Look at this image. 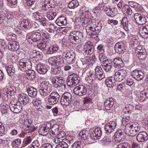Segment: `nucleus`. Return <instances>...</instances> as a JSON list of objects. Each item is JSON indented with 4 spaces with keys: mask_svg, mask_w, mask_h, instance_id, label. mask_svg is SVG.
<instances>
[{
    "mask_svg": "<svg viewBox=\"0 0 148 148\" xmlns=\"http://www.w3.org/2000/svg\"><path fill=\"white\" fill-rule=\"evenodd\" d=\"M114 49L116 52L118 54L123 53L125 51L124 45L122 42H119L116 43L114 46Z\"/></svg>",
    "mask_w": 148,
    "mask_h": 148,
    "instance_id": "nucleus-21",
    "label": "nucleus"
},
{
    "mask_svg": "<svg viewBox=\"0 0 148 148\" xmlns=\"http://www.w3.org/2000/svg\"><path fill=\"white\" fill-rule=\"evenodd\" d=\"M42 36L44 38V40H46V41H47V42H48L49 40H50V38L49 34L48 33H44L42 34Z\"/></svg>",
    "mask_w": 148,
    "mask_h": 148,
    "instance_id": "nucleus-60",
    "label": "nucleus"
},
{
    "mask_svg": "<svg viewBox=\"0 0 148 148\" xmlns=\"http://www.w3.org/2000/svg\"><path fill=\"white\" fill-rule=\"evenodd\" d=\"M9 49L12 51H16L19 48L18 42L16 41L10 42L8 45Z\"/></svg>",
    "mask_w": 148,
    "mask_h": 148,
    "instance_id": "nucleus-25",
    "label": "nucleus"
},
{
    "mask_svg": "<svg viewBox=\"0 0 148 148\" xmlns=\"http://www.w3.org/2000/svg\"><path fill=\"white\" fill-rule=\"evenodd\" d=\"M75 54L74 53H71L69 51L64 52L62 55V57L64 62L70 64L74 60Z\"/></svg>",
    "mask_w": 148,
    "mask_h": 148,
    "instance_id": "nucleus-9",
    "label": "nucleus"
},
{
    "mask_svg": "<svg viewBox=\"0 0 148 148\" xmlns=\"http://www.w3.org/2000/svg\"><path fill=\"white\" fill-rule=\"evenodd\" d=\"M6 69L8 73L10 76L12 75L15 71V68L11 65L6 67Z\"/></svg>",
    "mask_w": 148,
    "mask_h": 148,
    "instance_id": "nucleus-41",
    "label": "nucleus"
},
{
    "mask_svg": "<svg viewBox=\"0 0 148 148\" xmlns=\"http://www.w3.org/2000/svg\"><path fill=\"white\" fill-rule=\"evenodd\" d=\"M47 43H48L47 41H46V40H43L41 42L37 43V47L40 49L43 50L46 47Z\"/></svg>",
    "mask_w": 148,
    "mask_h": 148,
    "instance_id": "nucleus-40",
    "label": "nucleus"
},
{
    "mask_svg": "<svg viewBox=\"0 0 148 148\" xmlns=\"http://www.w3.org/2000/svg\"><path fill=\"white\" fill-rule=\"evenodd\" d=\"M21 144V139L18 138L16 139L12 143V145L13 147L16 148L19 146Z\"/></svg>",
    "mask_w": 148,
    "mask_h": 148,
    "instance_id": "nucleus-46",
    "label": "nucleus"
},
{
    "mask_svg": "<svg viewBox=\"0 0 148 148\" xmlns=\"http://www.w3.org/2000/svg\"><path fill=\"white\" fill-rule=\"evenodd\" d=\"M114 103V99L112 98L107 99L104 102L105 109L107 110H110Z\"/></svg>",
    "mask_w": 148,
    "mask_h": 148,
    "instance_id": "nucleus-26",
    "label": "nucleus"
},
{
    "mask_svg": "<svg viewBox=\"0 0 148 148\" xmlns=\"http://www.w3.org/2000/svg\"><path fill=\"white\" fill-rule=\"evenodd\" d=\"M80 82V78L78 76L73 73L69 75L67 78L66 82L69 87H73L78 84Z\"/></svg>",
    "mask_w": 148,
    "mask_h": 148,
    "instance_id": "nucleus-5",
    "label": "nucleus"
},
{
    "mask_svg": "<svg viewBox=\"0 0 148 148\" xmlns=\"http://www.w3.org/2000/svg\"><path fill=\"white\" fill-rule=\"evenodd\" d=\"M121 24L123 26V28L127 32L130 31L131 29V25L128 23V19L126 17H123L121 22Z\"/></svg>",
    "mask_w": 148,
    "mask_h": 148,
    "instance_id": "nucleus-20",
    "label": "nucleus"
},
{
    "mask_svg": "<svg viewBox=\"0 0 148 148\" xmlns=\"http://www.w3.org/2000/svg\"><path fill=\"white\" fill-rule=\"evenodd\" d=\"M69 38L72 42H79L83 39V35L79 31L71 32L69 36Z\"/></svg>",
    "mask_w": 148,
    "mask_h": 148,
    "instance_id": "nucleus-6",
    "label": "nucleus"
},
{
    "mask_svg": "<svg viewBox=\"0 0 148 148\" xmlns=\"http://www.w3.org/2000/svg\"><path fill=\"white\" fill-rule=\"evenodd\" d=\"M95 74L97 79L101 80L105 77V74L101 67H97L95 69Z\"/></svg>",
    "mask_w": 148,
    "mask_h": 148,
    "instance_id": "nucleus-16",
    "label": "nucleus"
},
{
    "mask_svg": "<svg viewBox=\"0 0 148 148\" xmlns=\"http://www.w3.org/2000/svg\"><path fill=\"white\" fill-rule=\"evenodd\" d=\"M21 27H23L27 29L29 27V23L27 20L23 19L20 22Z\"/></svg>",
    "mask_w": 148,
    "mask_h": 148,
    "instance_id": "nucleus-44",
    "label": "nucleus"
},
{
    "mask_svg": "<svg viewBox=\"0 0 148 148\" xmlns=\"http://www.w3.org/2000/svg\"><path fill=\"white\" fill-rule=\"evenodd\" d=\"M82 142L80 141L75 142L71 146V148H80Z\"/></svg>",
    "mask_w": 148,
    "mask_h": 148,
    "instance_id": "nucleus-55",
    "label": "nucleus"
},
{
    "mask_svg": "<svg viewBox=\"0 0 148 148\" xmlns=\"http://www.w3.org/2000/svg\"><path fill=\"white\" fill-rule=\"evenodd\" d=\"M79 135L84 140L86 139L88 137V132L85 131L81 132L79 133Z\"/></svg>",
    "mask_w": 148,
    "mask_h": 148,
    "instance_id": "nucleus-49",
    "label": "nucleus"
},
{
    "mask_svg": "<svg viewBox=\"0 0 148 148\" xmlns=\"http://www.w3.org/2000/svg\"><path fill=\"white\" fill-rule=\"evenodd\" d=\"M114 66L119 69L123 67L124 65V63L121 58L118 57L115 58L113 60Z\"/></svg>",
    "mask_w": 148,
    "mask_h": 148,
    "instance_id": "nucleus-28",
    "label": "nucleus"
},
{
    "mask_svg": "<svg viewBox=\"0 0 148 148\" xmlns=\"http://www.w3.org/2000/svg\"><path fill=\"white\" fill-rule=\"evenodd\" d=\"M140 97H142L144 99L148 98V90H144L140 92Z\"/></svg>",
    "mask_w": 148,
    "mask_h": 148,
    "instance_id": "nucleus-52",
    "label": "nucleus"
},
{
    "mask_svg": "<svg viewBox=\"0 0 148 148\" xmlns=\"http://www.w3.org/2000/svg\"><path fill=\"white\" fill-rule=\"evenodd\" d=\"M91 19L89 17L88 14L85 15L84 18V21H83L82 23H84L85 24H87L89 22Z\"/></svg>",
    "mask_w": 148,
    "mask_h": 148,
    "instance_id": "nucleus-58",
    "label": "nucleus"
},
{
    "mask_svg": "<svg viewBox=\"0 0 148 148\" xmlns=\"http://www.w3.org/2000/svg\"><path fill=\"white\" fill-rule=\"evenodd\" d=\"M28 38L31 39L34 42H39L41 39V36L40 33L35 32L29 34L27 36Z\"/></svg>",
    "mask_w": 148,
    "mask_h": 148,
    "instance_id": "nucleus-18",
    "label": "nucleus"
},
{
    "mask_svg": "<svg viewBox=\"0 0 148 148\" xmlns=\"http://www.w3.org/2000/svg\"><path fill=\"white\" fill-rule=\"evenodd\" d=\"M122 12L126 15H131L132 10L129 6L127 5H125L123 7L122 10Z\"/></svg>",
    "mask_w": 148,
    "mask_h": 148,
    "instance_id": "nucleus-37",
    "label": "nucleus"
},
{
    "mask_svg": "<svg viewBox=\"0 0 148 148\" xmlns=\"http://www.w3.org/2000/svg\"><path fill=\"white\" fill-rule=\"evenodd\" d=\"M116 125V123L115 121H111L105 125V131L107 133H112L115 129Z\"/></svg>",
    "mask_w": 148,
    "mask_h": 148,
    "instance_id": "nucleus-17",
    "label": "nucleus"
},
{
    "mask_svg": "<svg viewBox=\"0 0 148 148\" xmlns=\"http://www.w3.org/2000/svg\"><path fill=\"white\" fill-rule=\"evenodd\" d=\"M112 82H110L109 80L108 79H106V84L107 86L108 87H112L115 86V83H114V81H113Z\"/></svg>",
    "mask_w": 148,
    "mask_h": 148,
    "instance_id": "nucleus-57",
    "label": "nucleus"
},
{
    "mask_svg": "<svg viewBox=\"0 0 148 148\" xmlns=\"http://www.w3.org/2000/svg\"><path fill=\"white\" fill-rule=\"evenodd\" d=\"M50 130V127L47 125L46 126L40 128L38 132L40 135L46 136L48 134Z\"/></svg>",
    "mask_w": 148,
    "mask_h": 148,
    "instance_id": "nucleus-34",
    "label": "nucleus"
},
{
    "mask_svg": "<svg viewBox=\"0 0 148 148\" xmlns=\"http://www.w3.org/2000/svg\"><path fill=\"white\" fill-rule=\"evenodd\" d=\"M137 140L140 142H143L148 139V134L144 132H140L136 137Z\"/></svg>",
    "mask_w": 148,
    "mask_h": 148,
    "instance_id": "nucleus-23",
    "label": "nucleus"
},
{
    "mask_svg": "<svg viewBox=\"0 0 148 148\" xmlns=\"http://www.w3.org/2000/svg\"><path fill=\"white\" fill-rule=\"evenodd\" d=\"M103 57L102 54H100L99 56V58L101 62L102 61L103 63L102 64V67L106 72L110 71L111 69L112 65V62L110 59H107L105 60H102V57Z\"/></svg>",
    "mask_w": 148,
    "mask_h": 148,
    "instance_id": "nucleus-7",
    "label": "nucleus"
},
{
    "mask_svg": "<svg viewBox=\"0 0 148 148\" xmlns=\"http://www.w3.org/2000/svg\"><path fill=\"white\" fill-rule=\"evenodd\" d=\"M9 107L10 110L12 112L15 113H18L21 110L22 107L16 104H10Z\"/></svg>",
    "mask_w": 148,
    "mask_h": 148,
    "instance_id": "nucleus-32",
    "label": "nucleus"
},
{
    "mask_svg": "<svg viewBox=\"0 0 148 148\" xmlns=\"http://www.w3.org/2000/svg\"><path fill=\"white\" fill-rule=\"evenodd\" d=\"M51 86L49 82L43 81L40 85L39 91L40 95L44 97L48 95L52 90Z\"/></svg>",
    "mask_w": 148,
    "mask_h": 148,
    "instance_id": "nucleus-4",
    "label": "nucleus"
},
{
    "mask_svg": "<svg viewBox=\"0 0 148 148\" xmlns=\"http://www.w3.org/2000/svg\"><path fill=\"white\" fill-rule=\"evenodd\" d=\"M95 79L94 75L92 73L88 74L85 78L86 81L89 84L92 85L94 83V81Z\"/></svg>",
    "mask_w": 148,
    "mask_h": 148,
    "instance_id": "nucleus-36",
    "label": "nucleus"
},
{
    "mask_svg": "<svg viewBox=\"0 0 148 148\" xmlns=\"http://www.w3.org/2000/svg\"><path fill=\"white\" fill-rule=\"evenodd\" d=\"M53 60L54 62L57 65H61L64 62V59L62 58V57L60 56L54 57Z\"/></svg>",
    "mask_w": 148,
    "mask_h": 148,
    "instance_id": "nucleus-38",
    "label": "nucleus"
},
{
    "mask_svg": "<svg viewBox=\"0 0 148 148\" xmlns=\"http://www.w3.org/2000/svg\"><path fill=\"white\" fill-rule=\"evenodd\" d=\"M59 126L57 124L54 125L51 129L50 132V134L52 136L54 137L56 136V135H59Z\"/></svg>",
    "mask_w": 148,
    "mask_h": 148,
    "instance_id": "nucleus-27",
    "label": "nucleus"
},
{
    "mask_svg": "<svg viewBox=\"0 0 148 148\" xmlns=\"http://www.w3.org/2000/svg\"><path fill=\"white\" fill-rule=\"evenodd\" d=\"M127 74V72L125 70H119L115 73L114 79H115L116 81H121L125 78Z\"/></svg>",
    "mask_w": 148,
    "mask_h": 148,
    "instance_id": "nucleus-12",
    "label": "nucleus"
},
{
    "mask_svg": "<svg viewBox=\"0 0 148 148\" xmlns=\"http://www.w3.org/2000/svg\"><path fill=\"white\" fill-rule=\"evenodd\" d=\"M147 16L139 13L134 14V18L136 23L139 25H143L147 21Z\"/></svg>",
    "mask_w": 148,
    "mask_h": 148,
    "instance_id": "nucleus-13",
    "label": "nucleus"
},
{
    "mask_svg": "<svg viewBox=\"0 0 148 148\" xmlns=\"http://www.w3.org/2000/svg\"><path fill=\"white\" fill-rule=\"evenodd\" d=\"M130 118L127 117L123 118L122 123L123 125H125V132L129 136L134 137L139 132L140 130L139 124L137 123L130 122Z\"/></svg>",
    "mask_w": 148,
    "mask_h": 148,
    "instance_id": "nucleus-1",
    "label": "nucleus"
},
{
    "mask_svg": "<svg viewBox=\"0 0 148 148\" xmlns=\"http://www.w3.org/2000/svg\"><path fill=\"white\" fill-rule=\"evenodd\" d=\"M133 108V105H127L125 107L124 110L126 114H130L132 113V111Z\"/></svg>",
    "mask_w": 148,
    "mask_h": 148,
    "instance_id": "nucleus-45",
    "label": "nucleus"
},
{
    "mask_svg": "<svg viewBox=\"0 0 148 148\" xmlns=\"http://www.w3.org/2000/svg\"><path fill=\"white\" fill-rule=\"evenodd\" d=\"M73 91L75 95L79 96L84 95L87 92L86 87L82 85L76 86L74 88Z\"/></svg>",
    "mask_w": 148,
    "mask_h": 148,
    "instance_id": "nucleus-11",
    "label": "nucleus"
},
{
    "mask_svg": "<svg viewBox=\"0 0 148 148\" xmlns=\"http://www.w3.org/2000/svg\"><path fill=\"white\" fill-rule=\"evenodd\" d=\"M131 74L133 78L138 81L142 79L144 76V73L142 71L138 70L132 71L131 72Z\"/></svg>",
    "mask_w": 148,
    "mask_h": 148,
    "instance_id": "nucleus-15",
    "label": "nucleus"
},
{
    "mask_svg": "<svg viewBox=\"0 0 148 148\" xmlns=\"http://www.w3.org/2000/svg\"><path fill=\"white\" fill-rule=\"evenodd\" d=\"M18 67L22 71H27L25 77L27 79L30 80L34 79L35 73L34 71L30 70L32 68V64L30 61L23 59L21 60L19 63Z\"/></svg>",
    "mask_w": 148,
    "mask_h": 148,
    "instance_id": "nucleus-2",
    "label": "nucleus"
},
{
    "mask_svg": "<svg viewBox=\"0 0 148 148\" xmlns=\"http://www.w3.org/2000/svg\"><path fill=\"white\" fill-rule=\"evenodd\" d=\"M60 97V95L57 92H52L49 96L48 101L50 105H54L57 103Z\"/></svg>",
    "mask_w": 148,
    "mask_h": 148,
    "instance_id": "nucleus-8",
    "label": "nucleus"
},
{
    "mask_svg": "<svg viewBox=\"0 0 148 148\" xmlns=\"http://www.w3.org/2000/svg\"><path fill=\"white\" fill-rule=\"evenodd\" d=\"M4 90L5 91L4 94L5 95H7L8 97V94L11 96L14 95L16 93V89L15 86H7L4 88Z\"/></svg>",
    "mask_w": 148,
    "mask_h": 148,
    "instance_id": "nucleus-22",
    "label": "nucleus"
},
{
    "mask_svg": "<svg viewBox=\"0 0 148 148\" xmlns=\"http://www.w3.org/2000/svg\"><path fill=\"white\" fill-rule=\"evenodd\" d=\"M21 105H25L29 101L28 96L26 94H22L18 99Z\"/></svg>",
    "mask_w": 148,
    "mask_h": 148,
    "instance_id": "nucleus-30",
    "label": "nucleus"
},
{
    "mask_svg": "<svg viewBox=\"0 0 148 148\" xmlns=\"http://www.w3.org/2000/svg\"><path fill=\"white\" fill-rule=\"evenodd\" d=\"M102 134L101 131L99 128L95 129L94 131L90 134L91 137L94 139H99Z\"/></svg>",
    "mask_w": 148,
    "mask_h": 148,
    "instance_id": "nucleus-24",
    "label": "nucleus"
},
{
    "mask_svg": "<svg viewBox=\"0 0 148 148\" xmlns=\"http://www.w3.org/2000/svg\"><path fill=\"white\" fill-rule=\"evenodd\" d=\"M35 51V52H34V55L33 56V57H36L37 58L40 57V58H41V57L42 56V53L39 51Z\"/></svg>",
    "mask_w": 148,
    "mask_h": 148,
    "instance_id": "nucleus-59",
    "label": "nucleus"
},
{
    "mask_svg": "<svg viewBox=\"0 0 148 148\" xmlns=\"http://www.w3.org/2000/svg\"><path fill=\"white\" fill-rule=\"evenodd\" d=\"M101 29V26L100 25H97L96 24L92 25H87L86 27V32H89L92 38L97 39L98 37V34L100 32Z\"/></svg>",
    "mask_w": 148,
    "mask_h": 148,
    "instance_id": "nucleus-3",
    "label": "nucleus"
},
{
    "mask_svg": "<svg viewBox=\"0 0 148 148\" xmlns=\"http://www.w3.org/2000/svg\"><path fill=\"white\" fill-rule=\"evenodd\" d=\"M72 98V95L70 93L68 92L64 93L61 98V104L62 105H65L66 106H69L71 103Z\"/></svg>",
    "mask_w": 148,
    "mask_h": 148,
    "instance_id": "nucleus-10",
    "label": "nucleus"
},
{
    "mask_svg": "<svg viewBox=\"0 0 148 148\" xmlns=\"http://www.w3.org/2000/svg\"><path fill=\"white\" fill-rule=\"evenodd\" d=\"M125 138L124 132L121 130H119L115 133L114 139L116 142H119L123 140Z\"/></svg>",
    "mask_w": 148,
    "mask_h": 148,
    "instance_id": "nucleus-19",
    "label": "nucleus"
},
{
    "mask_svg": "<svg viewBox=\"0 0 148 148\" xmlns=\"http://www.w3.org/2000/svg\"><path fill=\"white\" fill-rule=\"evenodd\" d=\"M94 51V47L90 42L85 44L84 47L83 52L87 55L93 53Z\"/></svg>",
    "mask_w": 148,
    "mask_h": 148,
    "instance_id": "nucleus-14",
    "label": "nucleus"
},
{
    "mask_svg": "<svg viewBox=\"0 0 148 148\" xmlns=\"http://www.w3.org/2000/svg\"><path fill=\"white\" fill-rule=\"evenodd\" d=\"M56 23L59 26L66 25L67 23L66 18L64 16H60L56 20Z\"/></svg>",
    "mask_w": 148,
    "mask_h": 148,
    "instance_id": "nucleus-29",
    "label": "nucleus"
},
{
    "mask_svg": "<svg viewBox=\"0 0 148 148\" xmlns=\"http://www.w3.org/2000/svg\"><path fill=\"white\" fill-rule=\"evenodd\" d=\"M36 70L40 74H45L48 71L47 67L45 66L40 64H38Z\"/></svg>",
    "mask_w": 148,
    "mask_h": 148,
    "instance_id": "nucleus-31",
    "label": "nucleus"
},
{
    "mask_svg": "<svg viewBox=\"0 0 148 148\" xmlns=\"http://www.w3.org/2000/svg\"><path fill=\"white\" fill-rule=\"evenodd\" d=\"M52 72L55 75L58 74L60 73L61 71V68L60 66H57L56 67L52 70Z\"/></svg>",
    "mask_w": 148,
    "mask_h": 148,
    "instance_id": "nucleus-54",
    "label": "nucleus"
},
{
    "mask_svg": "<svg viewBox=\"0 0 148 148\" xmlns=\"http://www.w3.org/2000/svg\"><path fill=\"white\" fill-rule=\"evenodd\" d=\"M139 33L143 38H148V25L143 27L142 30H140Z\"/></svg>",
    "mask_w": 148,
    "mask_h": 148,
    "instance_id": "nucleus-35",
    "label": "nucleus"
},
{
    "mask_svg": "<svg viewBox=\"0 0 148 148\" xmlns=\"http://www.w3.org/2000/svg\"><path fill=\"white\" fill-rule=\"evenodd\" d=\"M82 67L83 69H87L89 68V61H87L86 59L82 61Z\"/></svg>",
    "mask_w": 148,
    "mask_h": 148,
    "instance_id": "nucleus-53",
    "label": "nucleus"
},
{
    "mask_svg": "<svg viewBox=\"0 0 148 148\" xmlns=\"http://www.w3.org/2000/svg\"><path fill=\"white\" fill-rule=\"evenodd\" d=\"M68 145L64 142H62L58 144L56 148H67Z\"/></svg>",
    "mask_w": 148,
    "mask_h": 148,
    "instance_id": "nucleus-48",
    "label": "nucleus"
},
{
    "mask_svg": "<svg viewBox=\"0 0 148 148\" xmlns=\"http://www.w3.org/2000/svg\"><path fill=\"white\" fill-rule=\"evenodd\" d=\"M79 5L78 2L77 0H72L68 4V7L70 8L74 9Z\"/></svg>",
    "mask_w": 148,
    "mask_h": 148,
    "instance_id": "nucleus-43",
    "label": "nucleus"
},
{
    "mask_svg": "<svg viewBox=\"0 0 148 148\" xmlns=\"http://www.w3.org/2000/svg\"><path fill=\"white\" fill-rule=\"evenodd\" d=\"M138 57L141 60H143L145 59L146 57V54L140 52L138 54Z\"/></svg>",
    "mask_w": 148,
    "mask_h": 148,
    "instance_id": "nucleus-56",
    "label": "nucleus"
},
{
    "mask_svg": "<svg viewBox=\"0 0 148 148\" xmlns=\"http://www.w3.org/2000/svg\"><path fill=\"white\" fill-rule=\"evenodd\" d=\"M47 16L49 20H53L56 15V13L52 10H50L47 13Z\"/></svg>",
    "mask_w": 148,
    "mask_h": 148,
    "instance_id": "nucleus-42",
    "label": "nucleus"
},
{
    "mask_svg": "<svg viewBox=\"0 0 148 148\" xmlns=\"http://www.w3.org/2000/svg\"><path fill=\"white\" fill-rule=\"evenodd\" d=\"M41 100L36 99V100L33 101L32 103L34 106L38 107L41 104Z\"/></svg>",
    "mask_w": 148,
    "mask_h": 148,
    "instance_id": "nucleus-62",
    "label": "nucleus"
},
{
    "mask_svg": "<svg viewBox=\"0 0 148 148\" xmlns=\"http://www.w3.org/2000/svg\"><path fill=\"white\" fill-rule=\"evenodd\" d=\"M58 87L63 86L65 83V79L61 76H58Z\"/></svg>",
    "mask_w": 148,
    "mask_h": 148,
    "instance_id": "nucleus-50",
    "label": "nucleus"
},
{
    "mask_svg": "<svg viewBox=\"0 0 148 148\" xmlns=\"http://www.w3.org/2000/svg\"><path fill=\"white\" fill-rule=\"evenodd\" d=\"M27 130H30L31 131L33 132L35 130V127L33 125H27Z\"/></svg>",
    "mask_w": 148,
    "mask_h": 148,
    "instance_id": "nucleus-61",
    "label": "nucleus"
},
{
    "mask_svg": "<svg viewBox=\"0 0 148 148\" xmlns=\"http://www.w3.org/2000/svg\"><path fill=\"white\" fill-rule=\"evenodd\" d=\"M58 49V47L57 46H51L48 49L47 51L48 54H52L57 51Z\"/></svg>",
    "mask_w": 148,
    "mask_h": 148,
    "instance_id": "nucleus-39",
    "label": "nucleus"
},
{
    "mask_svg": "<svg viewBox=\"0 0 148 148\" xmlns=\"http://www.w3.org/2000/svg\"><path fill=\"white\" fill-rule=\"evenodd\" d=\"M5 127L3 125L0 127V136H2L6 133Z\"/></svg>",
    "mask_w": 148,
    "mask_h": 148,
    "instance_id": "nucleus-63",
    "label": "nucleus"
},
{
    "mask_svg": "<svg viewBox=\"0 0 148 148\" xmlns=\"http://www.w3.org/2000/svg\"><path fill=\"white\" fill-rule=\"evenodd\" d=\"M58 76L53 77L51 80V82L53 86L55 88H57L58 84Z\"/></svg>",
    "mask_w": 148,
    "mask_h": 148,
    "instance_id": "nucleus-47",
    "label": "nucleus"
},
{
    "mask_svg": "<svg viewBox=\"0 0 148 148\" xmlns=\"http://www.w3.org/2000/svg\"><path fill=\"white\" fill-rule=\"evenodd\" d=\"M32 144L35 148H39L40 146V144L37 140L34 141L32 143Z\"/></svg>",
    "mask_w": 148,
    "mask_h": 148,
    "instance_id": "nucleus-64",
    "label": "nucleus"
},
{
    "mask_svg": "<svg viewBox=\"0 0 148 148\" xmlns=\"http://www.w3.org/2000/svg\"><path fill=\"white\" fill-rule=\"evenodd\" d=\"M27 91L29 96L32 97H35L37 95L36 89L30 86L27 89Z\"/></svg>",
    "mask_w": 148,
    "mask_h": 148,
    "instance_id": "nucleus-33",
    "label": "nucleus"
},
{
    "mask_svg": "<svg viewBox=\"0 0 148 148\" xmlns=\"http://www.w3.org/2000/svg\"><path fill=\"white\" fill-rule=\"evenodd\" d=\"M117 148H130V145L127 143H121L117 146Z\"/></svg>",
    "mask_w": 148,
    "mask_h": 148,
    "instance_id": "nucleus-51",
    "label": "nucleus"
}]
</instances>
